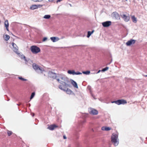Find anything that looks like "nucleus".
<instances>
[{
	"label": "nucleus",
	"mask_w": 147,
	"mask_h": 147,
	"mask_svg": "<svg viewBox=\"0 0 147 147\" xmlns=\"http://www.w3.org/2000/svg\"><path fill=\"white\" fill-rule=\"evenodd\" d=\"M111 102L112 103H115L117 105H119L121 104H125L127 103V102L126 100L119 99L117 100L112 101Z\"/></svg>",
	"instance_id": "4"
},
{
	"label": "nucleus",
	"mask_w": 147,
	"mask_h": 147,
	"mask_svg": "<svg viewBox=\"0 0 147 147\" xmlns=\"http://www.w3.org/2000/svg\"><path fill=\"white\" fill-rule=\"evenodd\" d=\"M50 39L53 42H56L58 41L59 39L58 37L55 36L51 37Z\"/></svg>",
	"instance_id": "13"
},
{
	"label": "nucleus",
	"mask_w": 147,
	"mask_h": 147,
	"mask_svg": "<svg viewBox=\"0 0 147 147\" xmlns=\"http://www.w3.org/2000/svg\"><path fill=\"white\" fill-rule=\"evenodd\" d=\"M37 8L36 5H31L30 7V9L32 10H34Z\"/></svg>",
	"instance_id": "17"
},
{
	"label": "nucleus",
	"mask_w": 147,
	"mask_h": 147,
	"mask_svg": "<svg viewBox=\"0 0 147 147\" xmlns=\"http://www.w3.org/2000/svg\"><path fill=\"white\" fill-rule=\"evenodd\" d=\"M32 67L36 71L39 70L41 71H42V70L38 65L35 63H34L32 64Z\"/></svg>",
	"instance_id": "8"
},
{
	"label": "nucleus",
	"mask_w": 147,
	"mask_h": 147,
	"mask_svg": "<svg viewBox=\"0 0 147 147\" xmlns=\"http://www.w3.org/2000/svg\"><path fill=\"white\" fill-rule=\"evenodd\" d=\"M12 134V132L11 131L7 130V134L9 136H10Z\"/></svg>",
	"instance_id": "28"
},
{
	"label": "nucleus",
	"mask_w": 147,
	"mask_h": 147,
	"mask_svg": "<svg viewBox=\"0 0 147 147\" xmlns=\"http://www.w3.org/2000/svg\"><path fill=\"white\" fill-rule=\"evenodd\" d=\"M120 15L125 21L127 22L129 20L130 17L129 16L124 14H121Z\"/></svg>",
	"instance_id": "9"
},
{
	"label": "nucleus",
	"mask_w": 147,
	"mask_h": 147,
	"mask_svg": "<svg viewBox=\"0 0 147 147\" xmlns=\"http://www.w3.org/2000/svg\"><path fill=\"white\" fill-rule=\"evenodd\" d=\"M56 74L55 73H53L52 71H49V76L51 78L55 79L56 78Z\"/></svg>",
	"instance_id": "11"
},
{
	"label": "nucleus",
	"mask_w": 147,
	"mask_h": 147,
	"mask_svg": "<svg viewBox=\"0 0 147 147\" xmlns=\"http://www.w3.org/2000/svg\"><path fill=\"white\" fill-rule=\"evenodd\" d=\"M94 30H92L91 32L90 31H88V34L87 36V37L89 38L91 36V35L93 33Z\"/></svg>",
	"instance_id": "18"
},
{
	"label": "nucleus",
	"mask_w": 147,
	"mask_h": 147,
	"mask_svg": "<svg viewBox=\"0 0 147 147\" xmlns=\"http://www.w3.org/2000/svg\"><path fill=\"white\" fill-rule=\"evenodd\" d=\"M136 40L131 39L126 43V45L127 46H129L131 45L134 44L136 42Z\"/></svg>",
	"instance_id": "10"
},
{
	"label": "nucleus",
	"mask_w": 147,
	"mask_h": 147,
	"mask_svg": "<svg viewBox=\"0 0 147 147\" xmlns=\"http://www.w3.org/2000/svg\"><path fill=\"white\" fill-rule=\"evenodd\" d=\"M30 49L31 52L34 54L37 53L40 51V49L39 47L35 45L31 46Z\"/></svg>",
	"instance_id": "3"
},
{
	"label": "nucleus",
	"mask_w": 147,
	"mask_h": 147,
	"mask_svg": "<svg viewBox=\"0 0 147 147\" xmlns=\"http://www.w3.org/2000/svg\"><path fill=\"white\" fill-rule=\"evenodd\" d=\"M28 105L29 107H30V103H28Z\"/></svg>",
	"instance_id": "45"
},
{
	"label": "nucleus",
	"mask_w": 147,
	"mask_h": 147,
	"mask_svg": "<svg viewBox=\"0 0 147 147\" xmlns=\"http://www.w3.org/2000/svg\"><path fill=\"white\" fill-rule=\"evenodd\" d=\"M66 91L67 92V93L69 94H71L72 92V91L69 88L67 89V90H66Z\"/></svg>",
	"instance_id": "25"
},
{
	"label": "nucleus",
	"mask_w": 147,
	"mask_h": 147,
	"mask_svg": "<svg viewBox=\"0 0 147 147\" xmlns=\"http://www.w3.org/2000/svg\"><path fill=\"white\" fill-rule=\"evenodd\" d=\"M8 27H5L6 30H7V31H9V29H8Z\"/></svg>",
	"instance_id": "41"
},
{
	"label": "nucleus",
	"mask_w": 147,
	"mask_h": 147,
	"mask_svg": "<svg viewBox=\"0 0 147 147\" xmlns=\"http://www.w3.org/2000/svg\"><path fill=\"white\" fill-rule=\"evenodd\" d=\"M71 82L72 84L74 87L77 88H78L77 84L75 81L72 80H71Z\"/></svg>",
	"instance_id": "15"
},
{
	"label": "nucleus",
	"mask_w": 147,
	"mask_h": 147,
	"mask_svg": "<svg viewBox=\"0 0 147 147\" xmlns=\"http://www.w3.org/2000/svg\"><path fill=\"white\" fill-rule=\"evenodd\" d=\"M113 16L115 17L116 19L117 20L120 19V16L118 13L116 12H114L113 13Z\"/></svg>",
	"instance_id": "12"
},
{
	"label": "nucleus",
	"mask_w": 147,
	"mask_h": 147,
	"mask_svg": "<svg viewBox=\"0 0 147 147\" xmlns=\"http://www.w3.org/2000/svg\"><path fill=\"white\" fill-rule=\"evenodd\" d=\"M67 73L70 74L75 75V71L74 70H69L67 71Z\"/></svg>",
	"instance_id": "19"
},
{
	"label": "nucleus",
	"mask_w": 147,
	"mask_h": 147,
	"mask_svg": "<svg viewBox=\"0 0 147 147\" xmlns=\"http://www.w3.org/2000/svg\"><path fill=\"white\" fill-rule=\"evenodd\" d=\"M105 128H106V127H102V130H106V129H105Z\"/></svg>",
	"instance_id": "35"
},
{
	"label": "nucleus",
	"mask_w": 147,
	"mask_h": 147,
	"mask_svg": "<svg viewBox=\"0 0 147 147\" xmlns=\"http://www.w3.org/2000/svg\"><path fill=\"white\" fill-rule=\"evenodd\" d=\"M88 111L90 114L94 115H96L98 113V112L97 110L91 108L89 109Z\"/></svg>",
	"instance_id": "5"
},
{
	"label": "nucleus",
	"mask_w": 147,
	"mask_h": 147,
	"mask_svg": "<svg viewBox=\"0 0 147 147\" xmlns=\"http://www.w3.org/2000/svg\"><path fill=\"white\" fill-rule=\"evenodd\" d=\"M111 128H110L109 127H106V128H105L106 130L105 131H109V130H111Z\"/></svg>",
	"instance_id": "30"
},
{
	"label": "nucleus",
	"mask_w": 147,
	"mask_h": 147,
	"mask_svg": "<svg viewBox=\"0 0 147 147\" xmlns=\"http://www.w3.org/2000/svg\"><path fill=\"white\" fill-rule=\"evenodd\" d=\"M18 79L19 80H20L22 81H26L27 80L25 79H24L23 78H22V77H19L18 78Z\"/></svg>",
	"instance_id": "27"
},
{
	"label": "nucleus",
	"mask_w": 147,
	"mask_h": 147,
	"mask_svg": "<svg viewBox=\"0 0 147 147\" xmlns=\"http://www.w3.org/2000/svg\"><path fill=\"white\" fill-rule=\"evenodd\" d=\"M63 77L60 76L59 75H56V78H55V79H56L59 82H60L61 80V78Z\"/></svg>",
	"instance_id": "16"
},
{
	"label": "nucleus",
	"mask_w": 147,
	"mask_h": 147,
	"mask_svg": "<svg viewBox=\"0 0 147 147\" xmlns=\"http://www.w3.org/2000/svg\"><path fill=\"white\" fill-rule=\"evenodd\" d=\"M146 76V77H147V75H146V76Z\"/></svg>",
	"instance_id": "48"
},
{
	"label": "nucleus",
	"mask_w": 147,
	"mask_h": 147,
	"mask_svg": "<svg viewBox=\"0 0 147 147\" xmlns=\"http://www.w3.org/2000/svg\"><path fill=\"white\" fill-rule=\"evenodd\" d=\"M35 95V93L34 92H33L32 93L30 97V99H32L34 96Z\"/></svg>",
	"instance_id": "26"
},
{
	"label": "nucleus",
	"mask_w": 147,
	"mask_h": 147,
	"mask_svg": "<svg viewBox=\"0 0 147 147\" xmlns=\"http://www.w3.org/2000/svg\"><path fill=\"white\" fill-rule=\"evenodd\" d=\"M111 141L115 146H117L119 143L118 134L115 133H113L111 136Z\"/></svg>",
	"instance_id": "2"
},
{
	"label": "nucleus",
	"mask_w": 147,
	"mask_h": 147,
	"mask_svg": "<svg viewBox=\"0 0 147 147\" xmlns=\"http://www.w3.org/2000/svg\"><path fill=\"white\" fill-rule=\"evenodd\" d=\"M112 60H111V61L110 63H108L107 64L108 65H109L111 63V62H112Z\"/></svg>",
	"instance_id": "44"
},
{
	"label": "nucleus",
	"mask_w": 147,
	"mask_h": 147,
	"mask_svg": "<svg viewBox=\"0 0 147 147\" xmlns=\"http://www.w3.org/2000/svg\"><path fill=\"white\" fill-rule=\"evenodd\" d=\"M51 17V16L49 15H45L43 17V18L46 19H49Z\"/></svg>",
	"instance_id": "23"
},
{
	"label": "nucleus",
	"mask_w": 147,
	"mask_h": 147,
	"mask_svg": "<svg viewBox=\"0 0 147 147\" xmlns=\"http://www.w3.org/2000/svg\"><path fill=\"white\" fill-rule=\"evenodd\" d=\"M102 24L104 27H107L111 24V22L110 21H107L102 23Z\"/></svg>",
	"instance_id": "7"
},
{
	"label": "nucleus",
	"mask_w": 147,
	"mask_h": 147,
	"mask_svg": "<svg viewBox=\"0 0 147 147\" xmlns=\"http://www.w3.org/2000/svg\"><path fill=\"white\" fill-rule=\"evenodd\" d=\"M57 127V126L54 124L50 125L48 127V128L50 130H53L55 127Z\"/></svg>",
	"instance_id": "14"
},
{
	"label": "nucleus",
	"mask_w": 147,
	"mask_h": 147,
	"mask_svg": "<svg viewBox=\"0 0 147 147\" xmlns=\"http://www.w3.org/2000/svg\"><path fill=\"white\" fill-rule=\"evenodd\" d=\"M82 73L86 75H88L90 73V71H83Z\"/></svg>",
	"instance_id": "24"
},
{
	"label": "nucleus",
	"mask_w": 147,
	"mask_h": 147,
	"mask_svg": "<svg viewBox=\"0 0 147 147\" xmlns=\"http://www.w3.org/2000/svg\"><path fill=\"white\" fill-rule=\"evenodd\" d=\"M42 6H43L42 5H37V8L39 7V8L41 7H42Z\"/></svg>",
	"instance_id": "34"
},
{
	"label": "nucleus",
	"mask_w": 147,
	"mask_h": 147,
	"mask_svg": "<svg viewBox=\"0 0 147 147\" xmlns=\"http://www.w3.org/2000/svg\"><path fill=\"white\" fill-rule=\"evenodd\" d=\"M4 24L5 27H9V24L7 20H6L5 21Z\"/></svg>",
	"instance_id": "22"
},
{
	"label": "nucleus",
	"mask_w": 147,
	"mask_h": 147,
	"mask_svg": "<svg viewBox=\"0 0 147 147\" xmlns=\"http://www.w3.org/2000/svg\"><path fill=\"white\" fill-rule=\"evenodd\" d=\"M10 36L6 34L5 36H4V39L6 41L8 40Z\"/></svg>",
	"instance_id": "21"
},
{
	"label": "nucleus",
	"mask_w": 147,
	"mask_h": 147,
	"mask_svg": "<svg viewBox=\"0 0 147 147\" xmlns=\"http://www.w3.org/2000/svg\"><path fill=\"white\" fill-rule=\"evenodd\" d=\"M75 75H80V74H82L81 73V72H80L79 71H77V72H75Z\"/></svg>",
	"instance_id": "31"
},
{
	"label": "nucleus",
	"mask_w": 147,
	"mask_h": 147,
	"mask_svg": "<svg viewBox=\"0 0 147 147\" xmlns=\"http://www.w3.org/2000/svg\"><path fill=\"white\" fill-rule=\"evenodd\" d=\"M12 45L13 47V51L17 54L18 55L20 54V53H18V48L17 45L14 42H12Z\"/></svg>",
	"instance_id": "6"
},
{
	"label": "nucleus",
	"mask_w": 147,
	"mask_h": 147,
	"mask_svg": "<svg viewBox=\"0 0 147 147\" xmlns=\"http://www.w3.org/2000/svg\"><path fill=\"white\" fill-rule=\"evenodd\" d=\"M62 0H57V1H56V3H58V2H60Z\"/></svg>",
	"instance_id": "37"
},
{
	"label": "nucleus",
	"mask_w": 147,
	"mask_h": 147,
	"mask_svg": "<svg viewBox=\"0 0 147 147\" xmlns=\"http://www.w3.org/2000/svg\"><path fill=\"white\" fill-rule=\"evenodd\" d=\"M109 67H107L105 68H103L102 69V72H104L107 70L109 69Z\"/></svg>",
	"instance_id": "29"
},
{
	"label": "nucleus",
	"mask_w": 147,
	"mask_h": 147,
	"mask_svg": "<svg viewBox=\"0 0 147 147\" xmlns=\"http://www.w3.org/2000/svg\"><path fill=\"white\" fill-rule=\"evenodd\" d=\"M55 0H49V2H52V1H54Z\"/></svg>",
	"instance_id": "42"
},
{
	"label": "nucleus",
	"mask_w": 147,
	"mask_h": 147,
	"mask_svg": "<svg viewBox=\"0 0 147 147\" xmlns=\"http://www.w3.org/2000/svg\"><path fill=\"white\" fill-rule=\"evenodd\" d=\"M63 138L64 139H66L67 138V137L65 136V135H64L63 136Z\"/></svg>",
	"instance_id": "40"
},
{
	"label": "nucleus",
	"mask_w": 147,
	"mask_h": 147,
	"mask_svg": "<svg viewBox=\"0 0 147 147\" xmlns=\"http://www.w3.org/2000/svg\"><path fill=\"white\" fill-rule=\"evenodd\" d=\"M9 100V99H8V100H7V101H8Z\"/></svg>",
	"instance_id": "46"
},
{
	"label": "nucleus",
	"mask_w": 147,
	"mask_h": 147,
	"mask_svg": "<svg viewBox=\"0 0 147 147\" xmlns=\"http://www.w3.org/2000/svg\"><path fill=\"white\" fill-rule=\"evenodd\" d=\"M78 45H75L74 46H78Z\"/></svg>",
	"instance_id": "49"
},
{
	"label": "nucleus",
	"mask_w": 147,
	"mask_h": 147,
	"mask_svg": "<svg viewBox=\"0 0 147 147\" xmlns=\"http://www.w3.org/2000/svg\"><path fill=\"white\" fill-rule=\"evenodd\" d=\"M101 71H102V70H99L96 73V74H98V73H100V72Z\"/></svg>",
	"instance_id": "38"
},
{
	"label": "nucleus",
	"mask_w": 147,
	"mask_h": 147,
	"mask_svg": "<svg viewBox=\"0 0 147 147\" xmlns=\"http://www.w3.org/2000/svg\"><path fill=\"white\" fill-rule=\"evenodd\" d=\"M125 79H126V80H127V81L130 80H131V79L130 78H125Z\"/></svg>",
	"instance_id": "36"
},
{
	"label": "nucleus",
	"mask_w": 147,
	"mask_h": 147,
	"mask_svg": "<svg viewBox=\"0 0 147 147\" xmlns=\"http://www.w3.org/2000/svg\"><path fill=\"white\" fill-rule=\"evenodd\" d=\"M34 114H33V115L32 116H34Z\"/></svg>",
	"instance_id": "47"
},
{
	"label": "nucleus",
	"mask_w": 147,
	"mask_h": 147,
	"mask_svg": "<svg viewBox=\"0 0 147 147\" xmlns=\"http://www.w3.org/2000/svg\"><path fill=\"white\" fill-rule=\"evenodd\" d=\"M47 39V38L46 37H45L43 38L42 41V42H45L46 40Z\"/></svg>",
	"instance_id": "32"
},
{
	"label": "nucleus",
	"mask_w": 147,
	"mask_h": 147,
	"mask_svg": "<svg viewBox=\"0 0 147 147\" xmlns=\"http://www.w3.org/2000/svg\"><path fill=\"white\" fill-rule=\"evenodd\" d=\"M24 58L25 59V60L26 61V62H27V61L26 60V57L25 56H24Z\"/></svg>",
	"instance_id": "39"
},
{
	"label": "nucleus",
	"mask_w": 147,
	"mask_h": 147,
	"mask_svg": "<svg viewBox=\"0 0 147 147\" xmlns=\"http://www.w3.org/2000/svg\"><path fill=\"white\" fill-rule=\"evenodd\" d=\"M86 121L85 120H83L81 121L80 122V124L82 125Z\"/></svg>",
	"instance_id": "33"
},
{
	"label": "nucleus",
	"mask_w": 147,
	"mask_h": 147,
	"mask_svg": "<svg viewBox=\"0 0 147 147\" xmlns=\"http://www.w3.org/2000/svg\"><path fill=\"white\" fill-rule=\"evenodd\" d=\"M61 80L59 83L62 84V85H59V88L62 90L64 91L65 90L63 88H66L67 87H70L71 82L69 79L67 78L63 77L61 78Z\"/></svg>",
	"instance_id": "1"
},
{
	"label": "nucleus",
	"mask_w": 147,
	"mask_h": 147,
	"mask_svg": "<svg viewBox=\"0 0 147 147\" xmlns=\"http://www.w3.org/2000/svg\"><path fill=\"white\" fill-rule=\"evenodd\" d=\"M65 38V37L64 36H62L61 38V39H63V38Z\"/></svg>",
	"instance_id": "43"
},
{
	"label": "nucleus",
	"mask_w": 147,
	"mask_h": 147,
	"mask_svg": "<svg viewBox=\"0 0 147 147\" xmlns=\"http://www.w3.org/2000/svg\"><path fill=\"white\" fill-rule=\"evenodd\" d=\"M131 19L132 20V21L133 22H134V23H136L137 22V19L134 16H132L131 17Z\"/></svg>",
	"instance_id": "20"
}]
</instances>
